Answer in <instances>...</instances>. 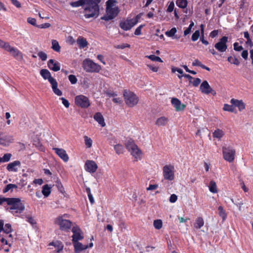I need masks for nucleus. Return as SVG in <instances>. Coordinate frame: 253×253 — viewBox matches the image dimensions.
Segmentation results:
<instances>
[{"mask_svg":"<svg viewBox=\"0 0 253 253\" xmlns=\"http://www.w3.org/2000/svg\"><path fill=\"white\" fill-rule=\"evenodd\" d=\"M140 18V16L137 15L133 18L123 21L120 22V26L124 30H129L138 23Z\"/></svg>","mask_w":253,"mask_h":253,"instance_id":"obj_9","label":"nucleus"},{"mask_svg":"<svg viewBox=\"0 0 253 253\" xmlns=\"http://www.w3.org/2000/svg\"><path fill=\"white\" fill-rule=\"evenodd\" d=\"M33 183L35 184L41 185L43 183V180L41 178L36 179L33 181Z\"/></svg>","mask_w":253,"mask_h":253,"instance_id":"obj_64","label":"nucleus"},{"mask_svg":"<svg viewBox=\"0 0 253 253\" xmlns=\"http://www.w3.org/2000/svg\"><path fill=\"white\" fill-rule=\"evenodd\" d=\"M8 44L9 43L4 42L0 40V47L3 48L4 50H5L6 47H7Z\"/></svg>","mask_w":253,"mask_h":253,"instance_id":"obj_63","label":"nucleus"},{"mask_svg":"<svg viewBox=\"0 0 253 253\" xmlns=\"http://www.w3.org/2000/svg\"><path fill=\"white\" fill-rule=\"evenodd\" d=\"M224 135V132L222 129L217 128L213 132L212 136L213 138H215L218 140H220Z\"/></svg>","mask_w":253,"mask_h":253,"instance_id":"obj_30","label":"nucleus"},{"mask_svg":"<svg viewBox=\"0 0 253 253\" xmlns=\"http://www.w3.org/2000/svg\"><path fill=\"white\" fill-rule=\"evenodd\" d=\"M75 104L82 108H87L90 105V101L87 97L84 95H79L75 98Z\"/></svg>","mask_w":253,"mask_h":253,"instance_id":"obj_10","label":"nucleus"},{"mask_svg":"<svg viewBox=\"0 0 253 253\" xmlns=\"http://www.w3.org/2000/svg\"><path fill=\"white\" fill-rule=\"evenodd\" d=\"M83 67L88 73H98L101 70V66L88 58L83 61Z\"/></svg>","mask_w":253,"mask_h":253,"instance_id":"obj_4","label":"nucleus"},{"mask_svg":"<svg viewBox=\"0 0 253 253\" xmlns=\"http://www.w3.org/2000/svg\"><path fill=\"white\" fill-rule=\"evenodd\" d=\"M200 90L202 93L208 94L211 93L212 95H215L216 92L212 89L210 86L207 81H204L200 85Z\"/></svg>","mask_w":253,"mask_h":253,"instance_id":"obj_15","label":"nucleus"},{"mask_svg":"<svg viewBox=\"0 0 253 253\" xmlns=\"http://www.w3.org/2000/svg\"><path fill=\"white\" fill-rule=\"evenodd\" d=\"M130 46L129 44L127 43H123L120 45H118L117 46H115V48L118 49H124L126 47H129Z\"/></svg>","mask_w":253,"mask_h":253,"instance_id":"obj_60","label":"nucleus"},{"mask_svg":"<svg viewBox=\"0 0 253 253\" xmlns=\"http://www.w3.org/2000/svg\"><path fill=\"white\" fill-rule=\"evenodd\" d=\"M174 7V3L173 1H171L169 4L168 7L167 8V11L169 12H171L173 10Z\"/></svg>","mask_w":253,"mask_h":253,"instance_id":"obj_55","label":"nucleus"},{"mask_svg":"<svg viewBox=\"0 0 253 253\" xmlns=\"http://www.w3.org/2000/svg\"><path fill=\"white\" fill-rule=\"evenodd\" d=\"M60 99L62 100V104L66 108H67L69 107L70 103L64 97H61L60 98Z\"/></svg>","mask_w":253,"mask_h":253,"instance_id":"obj_53","label":"nucleus"},{"mask_svg":"<svg viewBox=\"0 0 253 253\" xmlns=\"http://www.w3.org/2000/svg\"><path fill=\"white\" fill-rule=\"evenodd\" d=\"M12 155L10 153L5 154L2 157H0V163H5L8 162Z\"/></svg>","mask_w":253,"mask_h":253,"instance_id":"obj_41","label":"nucleus"},{"mask_svg":"<svg viewBox=\"0 0 253 253\" xmlns=\"http://www.w3.org/2000/svg\"><path fill=\"white\" fill-rule=\"evenodd\" d=\"M12 3L17 8H20L21 7V3L18 0H10Z\"/></svg>","mask_w":253,"mask_h":253,"instance_id":"obj_61","label":"nucleus"},{"mask_svg":"<svg viewBox=\"0 0 253 253\" xmlns=\"http://www.w3.org/2000/svg\"><path fill=\"white\" fill-rule=\"evenodd\" d=\"M4 232L9 233L12 231L11 226L9 224H6L4 227L3 226V229Z\"/></svg>","mask_w":253,"mask_h":253,"instance_id":"obj_48","label":"nucleus"},{"mask_svg":"<svg viewBox=\"0 0 253 253\" xmlns=\"http://www.w3.org/2000/svg\"><path fill=\"white\" fill-rule=\"evenodd\" d=\"M27 22L28 23L33 26L36 25V20L35 18L29 17L27 19Z\"/></svg>","mask_w":253,"mask_h":253,"instance_id":"obj_56","label":"nucleus"},{"mask_svg":"<svg viewBox=\"0 0 253 253\" xmlns=\"http://www.w3.org/2000/svg\"><path fill=\"white\" fill-rule=\"evenodd\" d=\"M77 43L81 49L84 48L88 45V42L86 40L81 36L77 39Z\"/></svg>","mask_w":253,"mask_h":253,"instance_id":"obj_27","label":"nucleus"},{"mask_svg":"<svg viewBox=\"0 0 253 253\" xmlns=\"http://www.w3.org/2000/svg\"><path fill=\"white\" fill-rule=\"evenodd\" d=\"M17 186L15 184H8L3 189L2 192L3 193H7L9 191L12 192L13 190L17 188Z\"/></svg>","mask_w":253,"mask_h":253,"instance_id":"obj_32","label":"nucleus"},{"mask_svg":"<svg viewBox=\"0 0 253 253\" xmlns=\"http://www.w3.org/2000/svg\"><path fill=\"white\" fill-rule=\"evenodd\" d=\"M234 48L235 50L240 51L243 49V47L240 45L238 43L235 42L234 43Z\"/></svg>","mask_w":253,"mask_h":253,"instance_id":"obj_57","label":"nucleus"},{"mask_svg":"<svg viewBox=\"0 0 253 253\" xmlns=\"http://www.w3.org/2000/svg\"><path fill=\"white\" fill-rule=\"evenodd\" d=\"M177 32V30L175 28H172L169 31L166 32L165 34L167 36L172 38H175L174 37V35Z\"/></svg>","mask_w":253,"mask_h":253,"instance_id":"obj_42","label":"nucleus"},{"mask_svg":"<svg viewBox=\"0 0 253 253\" xmlns=\"http://www.w3.org/2000/svg\"><path fill=\"white\" fill-rule=\"evenodd\" d=\"M69 80L72 84H75L77 82V79L75 76L70 75L68 77Z\"/></svg>","mask_w":253,"mask_h":253,"instance_id":"obj_50","label":"nucleus"},{"mask_svg":"<svg viewBox=\"0 0 253 253\" xmlns=\"http://www.w3.org/2000/svg\"><path fill=\"white\" fill-rule=\"evenodd\" d=\"M73 232V243L79 240H82L84 238V235L80 228L77 226L73 227L72 228Z\"/></svg>","mask_w":253,"mask_h":253,"instance_id":"obj_16","label":"nucleus"},{"mask_svg":"<svg viewBox=\"0 0 253 253\" xmlns=\"http://www.w3.org/2000/svg\"><path fill=\"white\" fill-rule=\"evenodd\" d=\"M119 12V9L117 5L115 0H108L106 2V13L102 17V19L108 21L116 17Z\"/></svg>","mask_w":253,"mask_h":253,"instance_id":"obj_2","label":"nucleus"},{"mask_svg":"<svg viewBox=\"0 0 253 253\" xmlns=\"http://www.w3.org/2000/svg\"><path fill=\"white\" fill-rule=\"evenodd\" d=\"M38 55L39 57L42 59V61H45L47 59V55L43 51H40L38 53Z\"/></svg>","mask_w":253,"mask_h":253,"instance_id":"obj_49","label":"nucleus"},{"mask_svg":"<svg viewBox=\"0 0 253 253\" xmlns=\"http://www.w3.org/2000/svg\"><path fill=\"white\" fill-rule=\"evenodd\" d=\"M169 121L168 118L162 116L158 118L155 122V125L158 126H164L166 125Z\"/></svg>","mask_w":253,"mask_h":253,"instance_id":"obj_28","label":"nucleus"},{"mask_svg":"<svg viewBox=\"0 0 253 253\" xmlns=\"http://www.w3.org/2000/svg\"><path fill=\"white\" fill-rule=\"evenodd\" d=\"M177 200V196L175 194L171 195L169 198V202L171 203H175Z\"/></svg>","mask_w":253,"mask_h":253,"instance_id":"obj_58","label":"nucleus"},{"mask_svg":"<svg viewBox=\"0 0 253 253\" xmlns=\"http://www.w3.org/2000/svg\"><path fill=\"white\" fill-rule=\"evenodd\" d=\"M218 210L219 215L222 218L223 221H224L227 217L225 211L222 206H219L218 208Z\"/></svg>","mask_w":253,"mask_h":253,"instance_id":"obj_39","label":"nucleus"},{"mask_svg":"<svg viewBox=\"0 0 253 253\" xmlns=\"http://www.w3.org/2000/svg\"><path fill=\"white\" fill-rule=\"evenodd\" d=\"M84 144L86 148H90L92 145V139L86 135L84 136Z\"/></svg>","mask_w":253,"mask_h":253,"instance_id":"obj_38","label":"nucleus"},{"mask_svg":"<svg viewBox=\"0 0 253 253\" xmlns=\"http://www.w3.org/2000/svg\"><path fill=\"white\" fill-rule=\"evenodd\" d=\"M69 216L67 214L59 216L55 219V223L59 226L61 230H68L71 227L72 222L70 220L64 218V217L67 218Z\"/></svg>","mask_w":253,"mask_h":253,"instance_id":"obj_8","label":"nucleus"},{"mask_svg":"<svg viewBox=\"0 0 253 253\" xmlns=\"http://www.w3.org/2000/svg\"><path fill=\"white\" fill-rule=\"evenodd\" d=\"M158 188V184H150L146 188L147 191L154 190Z\"/></svg>","mask_w":253,"mask_h":253,"instance_id":"obj_54","label":"nucleus"},{"mask_svg":"<svg viewBox=\"0 0 253 253\" xmlns=\"http://www.w3.org/2000/svg\"><path fill=\"white\" fill-rule=\"evenodd\" d=\"M223 159L229 163L233 162L235 159V150L230 145H224L222 148Z\"/></svg>","mask_w":253,"mask_h":253,"instance_id":"obj_5","label":"nucleus"},{"mask_svg":"<svg viewBox=\"0 0 253 253\" xmlns=\"http://www.w3.org/2000/svg\"><path fill=\"white\" fill-rule=\"evenodd\" d=\"M228 42V38L226 36L223 37L220 39L219 41L215 44V48L220 52L226 51L227 49V42Z\"/></svg>","mask_w":253,"mask_h":253,"instance_id":"obj_12","label":"nucleus"},{"mask_svg":"<svg viewBox=\"0 0 253 253\" xmlns=\"http://www.w3.org/2000/svg\"><path fill=\"white\" fill-rule=\"evenodd\" d=\"M14 141L13 136L10 135L0 134V144L3 146H8Z\"/></svg>","mask_w":253,"mask_h":253,"instance_id":"obj_17","label":"nucleus"},{"mask_svg":"<svg viewBox=\"0 0 253 253\" xmlns=\"http://www.w3.org/2000/svg\"><path fill=\"white\" fill-rule=\"evenodd\" d=\"M147 66L148 67V68H149V69H150L154 72H157L159 70V67L154 65L148 64H147Z\"/></svg>","mask_w":253,"mask_h":253,"instance_id":"obj_51","label":"nucleus"},{"mask_svg":"<svg viewBox=\"0 0 253 253\" xmlns=\"http://www.w3.org/2000/svg\"><path fill=\"white\" fill-rule=\"evenodd\" d=\"M20 166V162L19 161H15L9 163L7 166L6 169L8 171L16 172L18 171Z\"/></svg>","mask_w":253,"mask_h":253,"instance_id":"obj_19","label":"nucleus"},{"mask_svg":"<svg viewBox=\"0 0 253 253\" xmlns=\"http://www.w3.org/2000/svg\"><path fill=\"white\" fill-rule=\"evenodd\" d=\"M83 4L86 5H98V3L100 2V0H80Z\"/></svg>","mask_w":253,"mask_h":253,"instance_id":"obj_34","label":"nucleus"},{"mask_svg":"<svg viewBox=\"0 0 253 253\" xmlns=\"http://www.w3.org/2000/svg\"><path fill=\"white\" fill-rule=\"evenodd\" d=\"M48 67L51 70L57 72L60 70V63L53 59H50L47 62Z\"/></svg>","mask_w":253,"mask_h":253,"instance_id":"obj_22","label":"nucleus"},{"mask_svg":"<svg viewBox=\"0 0 253 253\" xmlns=\"http://www.w3.org/2000/svg\"><path fill=\"white\" fill-rule=\"evenodd\" d=\"M125 101L129 107L135 106L138 102V98L133 92L125 90L123 93Z\"/></svg>","mask_w":253,"mask_h":253,"instance_id":"obj_6","label":"nucleus"},{"mask_svg":"<svg viewBox=\"0 0 253 253\" xmlns=\"http://www.w3.org/2000/svg\"><path fill=\"white\" fill-rule=\"evenodd\" d=\"M6 204L10 206L7 209L9 212L15 216H18L25 209L19 198H7Z\"/></svg>","mask_w":253,"mask_h":253,"instance_id":"obj_1","label":"nucleus"},{"mask_svg":"<svg viewBox=\"0 0 253 253\" xmlns=\"http://www.w3.org/2000/svg\"><path fill=\"white\" fill-rule=\"evenodd\" d=\"M171 103L177 111L183 110L185 108V105L182 104L181 101L177 98H172Z\"/></svg>","mask_w":253,"mask_h":253,"instance_id":"obj_21","label":"nucleus"},{"mask_svg":"<svg viewBox=\"0 0 253 253\" xmlns=\"http://www.w3.org/2000/svg\"><path fill=\"white\" fill-rule=\"evenodd\" d=\"M84 16L86 18L93 17L97 15L99 11L98 5H86L84 6Z\"/></svg>","mask_w":253,"mask_h":253,"instance_id":"obj_11","label":"nucleus"},{"mask_svg":"<svg viewBox=\"0 0 253 253\" xmlns=\"http://www.w3.org/2000/svg\"><path fill=\"white\" fill-rule=\"evenodd\" d=\"M54 93L58 96L62 95V91L57 88L58 84L56 80H51V84Z\"/></svg>","mask_w":253,"mask_h":253,"instance_id":"obj_29","label":"nucleus"},{"mask_svg":"<svg viewBox=\"0 0 253 253\" xmlns=\"http://www.w3.org/2000/svg\"><path fill=\"white\" fill-rule=\"evenodd\" d=\"M230 103L232 105L237 107L239 111H242L246 108V104L242 100L232 98L230 100Z\"/></svg>","mask_w":253,"mask_h":253,"instance_id":"obj_20","label":"nucleus"},{"mask_svg":"<svg viewBox=\"0 0 253 253\" xmlns=\"http://www.w3.org/2000/svg\"><path fill=\"white\" fill-rule=\"evenodd\" d=\"M193 85L194 86H197L201 83V81L199 78H193Z\"/></svg>","mask_w":253,"mask_h":253,"instance_id":"obj_59","label":"nucleus"},{"mask_svg":"<svg viewBox=\"0 0 253 253\" xmlns=\"http://www.w3.org/2000/svg\"><path fill=\"white\" fill-rule=\"evenodd\" d=\"M200 37V31H196L192 35L191 39L193 42L196 41Z\"/></svg>","mask_w":253,"mask_h":253,"instance_id":"obj_47","label":"nucleus"},{"mask_svg":"<svg viewBox=\"0 0 253 253\" xmlns=\"http://www.w3.org/2000/svg\"><path fill=\"white\" fill-rule=\"evenodd\" d=\"M98 169V166L95 162L93 160H86L84 164V169L88 172L93 173Z\"/></svg>","mask_w":253,"mask_h":253,"instance_id":"obj_14","label":"nucleus"},{"mask_svg":"<svg viewBox=\"0 0 253 253\" xmlns=\"http://www.w3.org/2000/svg\"><path fill=\"white\" fill-rule=\"evenodd\" d=\"M51 186L48 184L43 185L42 187V194L45 197H48L51 193Z\"/></svg>","mask_w":253,"mask_h":253,"instance_id":"obj_31","label":"nucleus"},{"mask_svg":"<svg viewBox=\"0 0 253 253\" xmlns=\"http://www.w3.org/2000/svg\"><path fill=\"white\" fill-rule=\"evenodd\" d=\"M171 71L172 73H175V72H177L181 75L183 74V71L182 69L177 68L176 67H172L171 68Z\"/></svg>","mask_w":253,"mask_h":253,"instance_id":"obj_62","label":"nucleus"},{"mask_svg":"<svg viewBox=\"0 0 253 253\" xmlns=\"http://www.w3.org/2000/svg\"><path fill=\"white\" fill-rule=\"evenodd\" d=\"M153 225L155 229H160L163 226V222L161 219H157L154 221Z\"/></svg>","mask_w":253,"mask_h":253,"instance_id":"obj_43","label":"nucleus"},{"mask_svg":"<svg viewBox=\"0 0 253 253\" xmlns=\"http://www.w3.org/2000/svg\"><path fill=\"white\" fill-rule=\"evenodd\" d=\"M5 50L9 52L17 60H22L23 59L22 53L17 48L11 46L9 43L6 47Z\"/></svg>","mask_w":253,"mask_h":253,"instance_id":"obj_13","label":"nucleus"},{"mask_svg":"<svg viewBox=\"0 0 253 253\" xmlns=\"http://www.w3.org/2000/svg\"><path fill=\"white\" fill-rule=\"evenodd\" d=\"M48 246H53L55 248L56 252L57 253L61 252L63 250V248H64V245H63V243L59 241H55L50 242L48 244Z\"/></svg>","mask_w":253,"mask_h":253,"instance_id":"obj_23","label":"nucleus"},{"mask_svg":"<svg viewBox=\"0 0 253 253\" xmlns=\"http://www.w3.org/2000/svg\"><path fill=\"white\" fill-rule=\"evenodd\" d=\"M73 243L76 253H80L88 248L87 245H84L78 241L73 242Z\"/></svg>","mask_w":253,"mask_h":253,"instance_id":"obj_25","label":"nucleus"},{"mask_svg":"<svg viewBox=\"0 0 253 253\" xmlns=\"http://www.w3.org/2000/svg\"><path fill=\"white\" fill-rule=\"evenodd\" d=\"M125 145L126 149L130 153L136 161L141 159L142 152L135 144L134 140L131 139H128L126 141Z\"/></svg>","mask_w":253,"mask_h":253,"instance_id":"obj_3","label":"nucleus"},{"mask_svg":"<svg viewBox=\"0 0 253 253\" xmlns=\"http://www.w3.org/2000/svg\"><path fill=\"white\" fill-rule=\"evenodd\" d=\"M188 2L187 0H176V4L181 8H185L187 6Z\"/></svg>","mask_w":253,"mask_h":253,"instance_id":"obj_37","label":"nucleus"},{"mask_svg":"<svg viewBox=\"0 0 253 253\" xmlns=\"http://www.w3.org/2000/svg\"><path fill=\"white\" fill-rule=\"evenodd\" d=\"M204 224V221L202 217H198L194 223V227L196 229L201 228Z\"/></svg>","mask_w":253,"mask_h":253,"instance_id":"obj_33","label":"nucleus"},{"mask_svg":"<svg viewBox=\"0 0 253 253\" xmlns=\"http://www.w3.org/2000/svg\"><path fill=\"white\" fill-rule=\"evenodd\" d=\"M53 150L55 153L64 162H67L69 158L66 151L62 148H54Z\"/></svg>","mask_w":253,"mask_h":253,"instance_id":"obj_18","label":"nucleus"},{"mask_svg":"<svg viewBox=\"0 0 253 253\" xmlns=\"http://www.w3.org/2000/svg\"><path fill=\"white\" fill-rule=\"evenodd\" d=\"M94 119L98 123V124L102 127L105 126L106 124L104 121V119L102 115L99 113H96L94 115Z\"/></svg>","mask_w":253,"mask_h":253,"instance_id":"obj_24","label":"nucleus"},{"mask_svg":"<svg viewBox=\"0 0 253 253\" xmlns=\"http://www.w3.org/2000/svg\"><path fill=\"white\" fill-rule=\"evenodd\" d=\"M227 60L230 63L236 65H239L240 64V62L238 59L235 57L229 56L228 57Z\"/></svg>","mask_w":253,"mask_h":253,"instance_id":"obj_45","label":"nucleus"},{"mask_svg":"<svg viewBox=\"0 0 253 253\" xmlns=\"http://www.w3.org/2000/svg\"><path fill=\"white\" fill-rule=\"evenodd\" d=\"M209 188L210 192L212 193H216L218 191L216 183L214 181H210L209 185Z\"/></svg>","mask_w":253,"mask_h":253,"instance_id":"obj_36","label":"nucleus"},{"mask_svg":"<svg viewBox=\"0 0 253 253\" xmlns=\"http://www.w3.org/2000/svg\"><path fill=\"white\" fill-rule=\"evenodd\" d=\"M175 168L173 165L169 164L163 168V176L164 179L172 181L175 178Z\"/></svg>","mask_w":253,"mask_h":253,"instance_id":"obj_7","label":"nucleus"},{"mask_svg":"<svg viewBox=\"0 0 253 253\" xmlns=\"http://www.w3.org/2000/svg\"><path fill=\"white\" fill-rule=\"evenodd\" d=\"M146 57L148 58V59H150L151 61H157L159 62H163L160 57L156 56L154 55H147L146 56Z\"/></svg>","mask_w":253,"mask_h":253,"instance_id":"obj_44","label":"nucleus"},{"mask_svg":"<svg viewBox=\"0 0 253 253\" xmlns=\"http://www.w3.org/2000/svg\"><path fill=\"white\" fill-rule=\"evenodd\" d=\"M223 109L224 111H228L230 112H233L234 111V108L233 107V106L227 104H225L224 105Z\"/></svg>","mask_w":253,"mask_h":253,"instance_id":"obj_46","label":"nucleus"},{"mask_svg":"<svg viewBox=\"0 0 253 253\" xmlns=\"http://www.w3.org/2000/svg\"><path fill=\"white\" fill-rule=\"evenodd\" d=\"M40 74L42 78L46 80L48 79L49 82L51 84V80H55L51 76L50 73L47 69H42L40 71Z\"/></svg>","mask_w":253,"mask_h":253,"instance_id":"obj_26","label":"nucleus"},{"mask_svg":"<svg viewBox=\"0 0 253 253\" xmlns=\"http://www.w3.org/2000/svg\"><path fill=\"white\" fill-rule=\"evenodd\" d=\"M144 25H139L136 29L134 32V34L135 35L138 36L141 34V30L142 28L144 27Z\"/></svg>","mask_w":253,"mask_h":253,"instance_id":"obj_52","label":"nucleus"},{"mask_svg":"<svg viewBox=\"0 0 253 253\" xmlns=\"http://www.w3.org/2000/svg\"><path fill=\"white\" fill-rule=\"evenodd\" d=\"M116 153L118 155H121L124 153L125 150L122 145L120 144H116L114 146Z\"/></svg>","mask_w":253,"mask_h":253,"instance_id":"obj_35","label":"nucleus"},{"mask_svg":"<svg viewBox=\"0 0 253 253\" xmlns=\"http://www.w3.org/2000/svg\"><path fill=\"white\" fill-rule=\"evenodd\" d=\"M51 43L52 49L56 52H59L60 51V46L58 42L56 40H53Z\"/></svg>","mask_w":253,"mask_h":253,"instance_id":"obj_40","label":"nucleus"}]
</instances>
